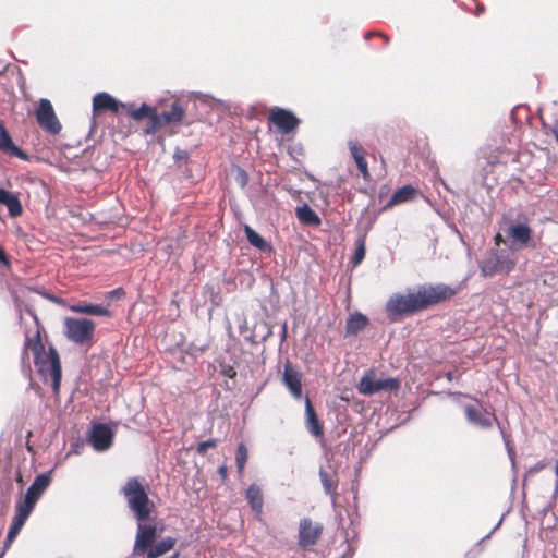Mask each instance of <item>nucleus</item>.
I'll return each instance as SVG.
<instances>
[{"label": "nucleus", "instance_id": "obj_1", "mask_svg": "<svg viewBox=\"0 0 558 558\" xmlns=\"http://www.w3.org/2000/svg\"><path fill=\"white\" fill-rule=\"evenodd\" d=\"M120 493L126 501L128 509L136 522L135 550H140L154 537L155 529L153 513L155 504L147 494L144 478L130 477L121 487Z\"/></svg>", "mask_w": 558, "mask_h": 558}, {"label": "nucleus", "instance_id": "obj_2", "mask_svg": "<svg viewBox=\"0 0 558 558\" xmlns=\"http://www.w3.org/2000/svg\"><path fill=\"white\" fill-rule=\"evenodd\" d=\"M456 289L445 283L421 284L407 294L393 293L386 303V312L390 318L420 312L429 306L451 299Z\"/></svg>", "mask_w": 558, "mask_h": 558}, {"label": "nucleus", "instance_id": "obj_3", "mask_svg": "<svg viewBox=\"0 0 558 558\" xmlns=\"http://www.w3.org/2000/svg\"><path fill=\"white\" fill-rule=\"evenodd\" d=\"M26 312L32 316L36 330L34 336L29 332L25 333V342L23 348V356L27 354L28 350L32 351L34 356V365L38 374L45 383L51 381L53 392L58 393L61 384V363L57 350L50 347L48 352L40 339L39 322L37 315L32 308H26Z\"/></svg>", "mask_w": 558, "mask_h": 558}, {"label": "nucleus", "instance_id": "obj_4", "mask_svg": "<svg viewBox=\"0 0 558 558\" xmlns=\"http://www.w3.org/2000/svg\"><path fill=\"white\" fill-rule=\"evenodd\" d=\"M517 262V252L512 247L490 248L485 257L478 262V267L483 277H492L498 274H509Z\"/></svg>", "mask_w": 558, "mask_h": 558}, {"label": "nucleus", "instance_id": "obj_5", "mask_svg": "<svg viewBox=\"0 0 558 558\" xmlns=\"http://www.w3.org/2000/svg\"><path fill=\"white\" fill-rule=\"evenodd\" d=\"M502 231L511 244L510 247L515 251L523 247L534 248L536 246L532 238V229L529 226L527 218L525 216H519L515 221H505Z\"/></svg>", "mask_w": 558, "mask_h": 558}, {"label": "nucleus", "instance_id": "obj_6", "mask_svg": "<svg viewBox=\"0 0 558 558\" xmlns=\"http://www.w3.org/2000/svg\"><path fill=\"white\" fill-rule=\"evenodd\" d=\"M63 333L68 340L78 345H89L92 343L95 323L87 318L66 317L63 323Z\"/></svg>", "mask_w": 558, "mask_h": 558}, {"label": "nucleus", "instance_id": "obj_7", "mask_svg": "<svg viewBox=\"0 0 558 558\" xmlns=\"http://www.w3.org/2000/svg\"><path fill=\"white\" fill-rule=\"evenodd\" d=\"M154 529H155L154 537L151 538V541L148 542L147 545H145V547H143L140 550H135V543L133 544L132 554L134 556H137V557L142 556L143 558H159V557L163 556L165 554H167L168 551H170L175 546L177 539L171 536H167V537L162 538L161 541L155 543L158 534L163 529L162 527L159 529L155 521H154Z\"/></svg>", "mask_w": 558, "mask_h": 558}, {"label": "nucleus", "instance_id": "obj_8", "mask_svg": "<svg viewBox=\"0 0 558 558\" xmlns=\"http://www.w3.org/2000/svg\"><path fill=\"white\" fill-rule=\"evenodd\" d=\"M51 472L41 473L37 475L31 486L27 488L24 499L19 500L15 505L16 508H21L29 513L34 510L37 501L48 488L51 482Z\"/></svg>", "mask_w": 558, "mask_h": 558}, {"label": "nucleus", "instance_id": "obj_9", "mask_svg": "<svg viewBox=\"0 0 558 558\" xmlns=\"http://www.w3.org/2000/svg\"><path fill=\"white\" fill-rule=\"evenodd\" d=\"M39 126L50 134H58L61 131L59 122L50 100L41 98L35 112Z\"/></svg>", "mask_w": 558, "mask_h": 558}, {"label": "nucleus", "instance_id": "obj_10", "mask_svg": "<svg viewBox=\"0 0 558 558\" xmlns=\"http://www.w3.org/2000/svg\"><path fill=\"white\" fill-rule=\"evenodd\" d=\"M464 413L468 422L471 425L477 426L483 429L490 428L497 417L495 414L488 412L482 404H466L464 407Z\"/></svg>", "mask_w": 558, "mask_h": 558}, {"label": "nucleus", "instance_id": "obj_11", "mask_svg": "<svg viewBox=\"0 0 558 558\" xmlns=\"http://www.w3.org/2000/svg\"><path fill=\"white\" fill-rule=\"evenodd\" d=\"M269 121L283 135L293 131L300 123V120L295 117L293 112L280 107H274L270 110Z\"/></svg>", "mask_w": 558, "mask_h": 558}, {"label": "nucleus", "instance_id": "obj_12", "mask_svg": "<svg viewBox=\"0 0 558 558\" xmlns=\"http://www.w3.org/2000/svg\"><path fill=\"white\" fill-rule=\"evenodd\" d=\"M88 441L96 451H106L112 445L113 432L106 424H95L89 432Z\"/></svg>", "mask_w": 558, "mask_h": 558}, {"label": "nucleus", "instance_id": "obj_13", "mask_svg": "<svg viewBox=\"0 0 558 558\" xmlns=\"http://www.w3.org/2000/svg\"><path fill=\"white\" fill-rule=\"evenodd\" d=\"M399 381L395 378L375 379L371 376H364L359 384V391L363 395L371 396L381 390H396Z\"/></svg>", "mask_w": 558, "mask_h": 558}, {"label": "nucleus", "instance_id": "obj_14", "mask_svg": "<svg viewBox=\"0 0 558 558\" xmlns=\"http://www.w3.org/2000/svg\"><path fill=\"white\" fill-rule=\"evenodd\" d=\"M323 531L322 525H313V522L311 519L304 518L300 521V529H299V546L303 549H306L311 546H313L318 537L320 536Z\"/></svg>", "mask_w": 558, "mask_h": 558}, {"label": "nucleus", "instance_id": "obj_15", "mask_svg": "<svg viewBox=\"0 0 558 558\" xmlns=\"http://www.w3.org/2000/svg\"><path fill=\"white\" fill-rule=\"evenodd\" d=\"M124 102L119 101L110 94L101 92L94 96L93 98V109L97 110H108L112 113H119L123 110Z\"/></svg>", "mask_w": 558, "mask_h": 558}, {"label": "nucleus", "instance_id": "obj_16", "mask_svg": "<svg viewBox=\"0 0 558 558\" xmlns=\"http://www.w3.org/2000/svg\"><path fill=\"white\" fill-rule=\"evenodd\" d=\"M282 381L289 389L290 393L295 398L302 397V384L300 374L291 367V364L287 362L284 364V371Z\"/></svg>", "mask_w": 558, "mask_h": 558}, {"label": "nucleus", "instance_id": "obj_17", "mask_svg": "<svg viewBox=\"0 0 558 558\" xmlns=\"http://www.w3.org/2000/svg\"><path fill=\"white\" fill-rule=\"evenodd\" d=\"M29 512L15 507V513L13 517V521L10 525V529L8 531L5 541H4V547H9L13 539L17 536L20 531L22 530L23 525L25 524L26 520L29 517Z\"/></svg>", "mask_w": 558, "mask_h": 558}, {"label": "nucleus", "instance_id": "obj_18", "mask_svg": "<svg viewBox=\"0 0 558 558\" xmlns=\"http://www.w3.org/2000/svg\"><path fill=\"white\" fill-rule=\"evenodd\" d=\"M0 204L8 208L9 216L12 218L23 214V207L19 196L2 187H0Z\"/></svg>", "mask_w": 558, "mask_h": 558}, {"label": "nucleus", "instance_id": "obj_19", "mask_svg": "<svg viewBox=\"0 0 558 558\" xmlns=\"http://www.w3.org/2000/svg\"><path fill=\"white\" fill-rule=\"evenodd\" d=\"M348 146L350 149V154L352 158L354 159L357 169L360 170L362 177L364 180H368L369 172H368V166L367 161L365 159V150L364 148L355 141L350 140L348 142Z\"/></svg>", "mask_w": 558, "mask_h": 558}, {"label": "nucleus", "instance_id": "obj_20", "mask_svg": "<svg viewBox=\"0 0 558 558\" xmlns=\"http://www.w3.org/2000/svg\"><path fill=\"white\" fill-rule=\"evenodd\" d=\"M305 423L308 433L315 437H322L324 434L323 427L317 418V415L308 397H306L305 399Z\"/></svg>", "mask_w": 558, "mask_h": 558}, {"label": "nucleus", "instance_id": "obj_21", "mask_svg": "<svg viewBox=\"0 0 558 558\" xmlns=\"http://www.w3.org/2000/svg\"><path fill=\"white\" fill-rule=\"evenodd\" d=\"M245 498L251 509L259 518L263 513L264 507V499L260 487L256 484H251L245 492Z\"/></svg>", "mask_w": 558, "mask_h": 558}, {"label": "nucleus", "instance_id": "obj_22", "mask_svg": "<svg viewBox=\"0 0 558 558\" xmlns=\"http://www.w3.org/2000/svg\"><path fill=\"white\" fill-rule=\"evenodd\" d=\"M70 311L74 313L87 314L93 316H111V312L101 304H88V303H77L69 306Z\"/></svg>", "mask_w": 558, "mask_h": 558}, {"label": "nucleus", "instance_id": "obj_23", "mask_svg": "<svg viewBox=\"0 0 558 558\" xmlns=\"http://www.w3.org/2000/svg\"><path fill=\"white\" fill-rule=\"evenodd\" d=\"M368 324V318L362 313H354L350 315L345 323V335L355 336L362 331Z\"/></svg>", "mask_w": 558, "mask_h": 558}, {"label": "nucleus", "instance_id": "obj_24", "mask_svg": "<svg viewBox=\"0 0 558 558\" xmlns=\"http://www.w3.org/2000/svg\"><path fill=\"white\" fill-rule=\"evenodd\" d=\"M154 108L143 102L138 108L135 104L124 102L123 111H125L132 119L135 121H141L143 119L148 118L153 114Z\"/></svg>", "mask_w": 558, "mask_h": 558}, {"label": "nucleus", "instance_id": "obj_25", "mask_svg": "<svg viewBox=\"0 0 558 558\" xmlns=\"http://www.w3.org/2000/svg\"><path fill=\"white\" fill-rule=\"evenodd\" d=\"M244 232L248 243L252 246L258 248L262 252H271L272 246L270 245V243H268L259 233H257L250 226L246 225L244 227Z\"/></svg>", "mask_w": 558, "mask_h": 558}, {"label": "nucleus", "instance_id": "obj_26", "mask_svg": "<svg viewBox=\"0 0 558 558\" xmlns=\"http://www.w3.org/2000/svg\"><path fill=\"white\" fill-rule=\"evenodd\" d=\"M296 217L300 222L308 226H318L320 225V219L318 215L306 204L299 206L296 208Z\"/></svg>", "mask_w": 558, "mask_h": 558}, {"label": "nucleus", "instance_id": "obj_27", "mask_svg": "<svg viewBox=\"0 0 558 558\" xmlns=\"http://www.w3.org/2000/svg\"><path fill=\"white\" fill-rule=\"evenodd\" d=\"M416 195V190L411 185L398 189L391 196L389 204H401L411 201Z\"/></svg>", "mask_w": 558, "mask_h": 558}, {"label": "nucleus", "instance_id": "obj_28", "mask_svg": "<svg viewBox=\"0 0 558 558\" xmlns=\"http://www.w3.org/2000/svg\"><path fill=\"white\" fill-rule=\"evenodd\" d=\"M247 461V449L243 442L239 444L235 451V463L238 473L241 474L244 471L245 463Z\"/></svg>", "mask_w": 558, "mask_h": 558}, {"label": "nucleus", "instance_id": "obj_29", "mask_svg": "<svg viewBox=\"0 0 558 558\" xmlns=\"http://www.w3.org/2000/svg\"><path fill=\"white\" fill-rule=\"evenodd\" d=\"M319 478L323 485V488L327 495L335 494V485L331 476L323 469H319Z\"/></svg>", "mask_w": 558, "mask_h": 558}, {"label": "nucleus", "instance_id": "obj_30", "mask_svg": "<svg viewBox=\"0 0 558 558\" xmlns=\"http://www.w3.org/2000/svg\"><path fill=\"white\" fill-rule=\"evenodd\" d=\"M168 113L173 121V124L181 123L184 117V109L178 101H174Z\"/></svg>", "mask_w": 558, "mask_h": 558}, {"label": "nucleus", "instance_id": "obj_31", "mask_svg": "<svg viewBox=\"0 0 558 558\" xmlns=\"http://www.w3.org/2000/svg\"><path fill=\"white\" fill-rule=\"evenodd\" d=\"M149 120H150V125L146 130L147 134L155 133L158 130H160L162 126H165L161 123V118L159 117V113L156 111L155 108L153 110V114L149 116Z\"/></svg>", "mask_w": 558, "mask_h": 558}, {"label": "nucleus", "instance_id": "obj_32", "mask_svg": "<svg viewBox=\"0 0 558 558\" xmlns=\"http://www.w3.org/2000/svg\"><path fill=\"white\" fill-rule=\"evenodd\" d=\"M13 141L10 134L3 129H0V150L5 151L11 145Z\"/></svg>", "mask_w": 558, "mask_h": 558}, {"label": "nucleus", "instance_id": "obj_33", "mask_svg": "<svg viewBox=\"0 0 558 558\" xmlns=\"http://www.w3.org/2000/svg\"><path fill=\"white\" fill-rule=\"evenodd\" d=\"M216 446H217L216 439H208V440L199 442L197 445L196 451H197V453L204 456L209 448H214Z\"/></svg>", "mask_w": 558, "mask_h": 558}, {"label": "nucleus", "instance_id": "obj_34", "mask_svg": "<svg viewBox=\"0 0 558 558\" xmlns=\"http://www.w3.org/2000/svg\"><path fill=\"white\" fill-rule=\"evenodd\" d=\"M10 155L17 157L22 160L27 159L26 153H24L20 147H17L14 143L5 150Z\"/></svg>", "mask_w": 558, "mask_h": 558}, {"label": "nucleus", "instance_id": "obj_35", "mask_svg": "<svg viewBox=\"0 0 558 558\" xmlns=\"http://www.w3.org/2000/svg\"><path fill=\"white\" fill-rule=\"evenodd\" d=\"M499 429H500L501 436H502V438H504V441H505V445H506V448H507L508 456H509V458H510V460H511L512 465L514 466V463H515V462H514V456H515L514 450L509 446L508 439H507V437H506V435H505L504 429H502V427H501V426H499Z\"/></svg>", "mask_w": 558, "mask_h": 558}, {"label": "nucleus", "instance_id": "obj_36", "mask_svg": "<svg viewBox=\"0 0 558 558\" xmlns=\"http://www.w3.org/2000/svg\"><path fill=\"white\" fill-rule=\"evenodd\" d=\"M364 255H365V247H364V244L361 243L360 246L355 251L354 263L355 264L361 263V260L364 258Z\"/></svg>", "mask_w": 558, "mask_h": 558}, {"label": "nucleus", "instance_id": "obj_37", "mask_svg": "<svg viewBox=\"0 0 558 558\" xmlns=\"http://www.w3.org/2000/svg\"><path fill=\"white\" fill-rule=\"evenodd\" d=\"M159 117L161 118V123L163 125L173 124V121L171 120L168 111H163V112L159 113Z\"/></svg>", "mask_w": 558, "mask_h": 558}, {"label": "nucleus", "instance_id": "obj_38", "mask_svg": "<svg viewBox=\"0 0 558 558\" xmlns=\"http://www.w3.org/2000/svg\"><path fill=\"white\" fill-rule=\"evenodd\" d=\"M159 117L161 118V123L163 125L173 124V121L171 120L168 111H163V112L159 113Z\"/></svg>", "mask_w": 558, "mask_h": 558}, {"label": "nucleus", "instance_id": "obj_39", "mask_svg": "<svg viewBox=\"0 0 558 558\" xmlns=\"http://www.w3.org/2000/svg\"><path fill=\"white\" fill-rule=\"evenodd\" d=\"M546 466V463H544L543 461H539L537 462L535 465L531 466L529 469V473L532 474V473H536V472H539L542 471L544 468Z\"/></svg>", "mask_w": 558, "mask_h": 558}, {"label": "nucleus", "instance_id": "obj_40", "mask_svg": "<svg viewBox=\"0 0 558 558\" xmlns=\"http://www.w3.org/2000/svg\"><path fill=\"white\" fill-rule=\"evenodd\" d=\"M238 181L241 183V186H245L247 183V175L244 170H239Z\"/></svg>", "mask_w": 558, "mask_h": 558}, {"label": "nucleus", "instance_id": "obj_41", "mask_svg": "<svg viewBox=\"0 0 558 558\" xmlns=\"http://www.w3.org/2000/svg\"><path fill=\"white\" fill-rule=\"evenodd\" d=\"M41 295L47 299V300H50L51 302L53 303H57V304H61V300L48 292H41Z\"/></svg>", "mask_w": 558, "mask_h": 558}, {"label": "nucleus", "instance_id": "obj_42", "mask_svg": "<svg viewBox=\"0 0 558 558\" xmlns=\"http://www.w3.org/2000/svg\"><path fill=\"white\" fill-rule=\"evenodd\" d=\"M494 241H495V247L494 248H500V244L501 243H506V240H504L502 238V234L501 233H497L494 238Z\"/></svg>", "mask_w": 558, "mask_h": 558}, {"label": "nucleus", "instance_id": "obj_43", "mask_svg": "<svg viewBox=\"0 0 558 558\" xmlns=\"http://www.w3.org/2000/svg\"><path fill=\"white\" fill-rule=\"evenodd\" d=\"M0 264L4 266H9L10 264V260L2 248H0Z\"/></svg>", "mask_w": 558, "mask_h": 558}, {"label": "nucleus", "instance_id": "obj_44", "mask_svg": "<svg viewBox=\"0 0 558 558\" xmlns=\"http://www.w3.org/2000/svg\"><path fill=\"white\" fill-rule=\"evenodd\" d=\"M500 524L501 520H499V522L492 529V531L478 542V545H481L484 541L488 539L492 536V534L500 526Z\"/></svg>", "mask_w": 558, "mask_h": 558}, {"label": "nucleus", "instance_id": "obj_45", "mask_svg": "<svg viewBox=\"0 0 558 558\" xmlns=\"http://www.w3.org/2000/svg\"><path fill=\"white\" fill-rule=\"evenodd\" d=\"M218 473L219 475L222 477V480L227 478V475H228V469L226 465H221L219 466L218 469Z\"/></svg>", "mask_w": 558, "mask_h": 558}, {"label": "nucleus", "instance_id": "obj_46", "mask_svg": "<svg viewBox=\"0 0 558 558\" xmlns=\"http://www.w3.org/2000/svg\"><path fill=\"white\" fill-rule=\"evenodd\" d=\"M111 296H118L123 294V290L121 288L114 289L109 293Z\"/></svg>", "mask_w": 558, "mask_h": 558}, {"label": "nucleus", "instance_id": "obj_47", "mask_svg": "<svg viewBox=\"0 0 558 558\" xmlns=\"http://www.w3.org/2000/svg\"><path fill=\"white\" fill-rule=\"evenodd\" d=\"M287 338V324L284 323L281 328V340L283 341Z\"/></svg>", "mask_w": 558, "mask_h": 558}, {"label": "nucleus", "instance_id": "obj_48", "mask_svg": "<svg viewBox=\"0 0 558 558\" xmlns=\"http://www.w3.org/2000/svg\"><path fill=\"white\" fill-rule=\"evenodd\" d=\"M553 134L555 135V138H556V141L558 142V125H556V126L553 129Z\"/></svg>", "mask_w": 558, "mask_h": 558}, {"label": "nucleus", "instance_id": "obj_49", "mask_svg": "<svg viewBox=\"0 0 558 558\" xmlns=\"http://www.w3.org/2000/svg\"><path fill=\"white\" fill-rule=\"evenodd\" d=\"M476 12H477V14L483 13L484 7L482 4H477Z\"/></svg>", "mask_w": 558, "mask_h": 558}, {"label": "nucleus", "instance_id": "obj_50", "mask_svg": "<svg viewBox=\"0 0 558 558\" xmlns=\"http://www.w3.org/2000/svg\"><path fill=\"white\" fill-rule=\"evenodd\" d=\"M16 310H17V312H19V316H20V318L22 319V311H21V306H20V304H17V305H16Z\"/></svg>", "mask_w": 558, "mask_h": 558}, {"label": "nucleus", "instance_id": "obj_51", "mask_svg": "<svg viewBox=\"0 0 558 558\" xmlns=\"http://www.w3.org/2000/svg\"><path fill=\"white\" fill-rule=\"evenodd\" d=\"M555 474H556V477H558V462H556V464H555Z\"/></svg>", "mask_w": 558, "mask_h": 558}, {"label": "nucleus", "instance_id": "obj_52", "mask_svg": "<svg viewBox=\"0 0 558 558\" xmlns=\"http://www.w3.org/2000/svg\"><path fill=\"white\" fill-rule=\"evenodd\" d=\"M446 376H447V378H448L449 380H451V379H452L453 374H452L451 372H449V373H447V375H446Z\"/></svg>", "mask_w": 558, "mask_h": 558}, {"label": "nucleus", "instance_id": "obj_53", "mask_svg": "<svg viewBox=\"0 0 558 558\" xmlns=\"http://www.w3.org/2000/svg\"><path fill=\"white\" fill-rule=\"evenodd\" d=\"M73 453H77V451H76L75 449H72V450H70V451L68 452V454H66V456L69 457L70 454H73Z\"/></svg>", "mask_w": 558, "mask_h": 558}]
</instances>
